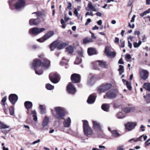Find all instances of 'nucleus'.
Here are the masks:
<instances>
[{
    "instance_id": "obj_1",
    "label": "nucleus",
    "mask_w": 150,
    "mask_h": 150,
    "mask_svg": "<svg viewBox=\"0 0 150 150\" xmlns=\"http://www.w3.org/2000/svg\"><path fill=\"white\" fill-rule=\"evenodd\" d=\"M54 109L56 112L55 113L54 110H51L53 117L58 120H64V121L63 122L64 126L65 127H69L71 125V120L69 117H68L66 119L64 118L65 112L64 109L60 107H54Z\"/></svg>"
},
{
    "instance_id": "obj_2",
    "label": "nucleus",
    "mask_w": 150,
    "mask_h": 150,
    "mask_svg": "<svg viewBox=\"0 0 150 150\" xmlns=\"http://www.w3.org/2000/svg\"><path fill=\"white\" fill-rule=\"evenodd\" d=\"M43 62L42 63L38 59H35L33 60L32 63L31 68L34 69L36 74L39 75L42 74L43 73V67L48 68L50 66V62L46 58H44Z\"/></svg>"
},
{
    "instance_id": "obj_3",
    "label": "nucleus",
    "mask_w": 150,
    "mask_h": 150,
    "mask_svg": "<svg viewBox=\"0 0 150 150\" xmlns=\"http://www.w3.org/2000/svg\"><path fill=\"white\" fill-rule=\"evenodd\" d=\"M83 132L85 135L88 137H90V136L93 133V131L92 129L89 126L88 122L86 120H83Z\"/></svg>"
},
{
    "instance_id": "obj_4",
    "label": "nucleus",
    "mask_w": 150,
    "mask_h": 150,
    "mask_svg": "<svg viewBox=\"0 0 150 150\" xmlns=\"http://www.w3.org/2000/svg\"><path fill=\"white\" fill-rule=\"evenodd\" d=\"M117 92L114 89H111L107 92L105 95L104 96V98H105L106 97L110 99H113L115 98L117 95Z\"/></svg>"
},
{
    "instance_id": "obj_5",
    "label": "nucleus",
    "mask_w": 150,
    "mask_h": 150,
    "mask_svg": "<svg viewBox=\"0 0 150 150\" xmlns=\"http://www.w3.org/2000/svg\"><path fill=\"white\" fill-rule=\"evenodd\" d=\"M112 87V85L111 83H106L103 84L99 87L98 91L99 93H101L105 92L110 88Z\"/></svg>"
},
{
    "instance_id": "obj_6",
    "label": "nucleus",
    "mask_w": 150,
    "mask_h": 150,
    "mask_svg": "<svg viewBox=\"0 0 150 150\" xmlns=\"http://www.w3.org/2000/svg\"><path fill=\"white\" fill-rule=\"evenodd\" d=\"M25 2L24 0H18L15 3L14 7L16 9L21 11L25 6Z\"/></svg>"
},
{
    "instance_id": "obj_7",
    "label": "nucleus",
    "mask_w": 150,
    "mask_h": 150,
    "mask_svg": "<svg viewBox=\"0 0 150 150\" xmlns=\"http://www.w3.org/2000/svg\"><path fill=\"white\" fill-rule=\"evenodd\" d=\"M45 29L44 28H38L34 27L29 29V33L30 34L37 35L45 31Z\"/></svg>"
},
{
    "instance_id": "obj_8",
    "label": "nucleus",
    "mask_w": 150,
    "mask_h": 150,
    "mask_svg": "<svg viewBox=\"0 0 150 150\" xmlns=\"http://www.w3.org/2000/svg\"><path fill=\"white\" fill-rule=\"evenodd\" d=\"M50 80L53 83H56L60 80V77L58 74L56 73H51L49 76Z\"/></svg>"
},
{
    "instance_id": "obj_9",
    "label": "nucleus",
    "mask_w": 150,
    "mask_h": 150,
    "mask_svg": "<svg viewBox=\"0 0 150 150\" xmlns=\"http://www.w3.org/2000/svg\"><path fill=\"white\" fill-rule=\"evenodd\" d=\"M54 34V33L53 31H49L46 33L42 38L38 39L37 40L40 42H43L53 36Z\"/></svg>"
},
{
    "instance_id": "obj_10",
    "label": "nucleus",
    "mask_w": 150,
    "mask_h": 150,
    "mask_svg": "<svg viewBox=\"0 0 150 150\" xmlns=\"http://www.w3.org/2000/svg\"><path fill=\"white\" fill-rule=\"evenodd\" d=\"M81 76L78 74L74 73L71 75V79L74 83H79L80 81Z\"/></svg>"
},
{
    "instance_id": "obj_11",
    "label": "nucleus",
    "mask_w": 150,
    "mask_h": 150,
    "mask_svg": "<svg viewBox=\"0 0 150 150\" xmlns=\"http://www.w3.org/2000/svg\"><path fill=\"white\" fill-rule=\"evenodd\" d=\"M67 91L69 93L72 94H74L76 91L75 88L71 83H69L67 86Z\"/></svg>"
},
{
    "instance_id": "obj_12",
    "label": "nucleus",
    "mask_w": 150,
    "mask_h": 150,
    "mask_svg": "<svg viewBox=\"0 0 150 150\" xmlns=\"http://www.w3.org/2000/svg\"><path fill=\"white\" fill-rule=\"evenodd\" d=\"M93 124V128L96 131L101 132L102 127L100 123L98 121L93 120L92 121Z\"/></svg>"
},
{
    "instance_id": "obj_13",
    "label": "nucleus",
    "mask_w": 150,
    "mask_h": 150,
    "mask_svg": "<svg viewBox=\"0 0 150 150\" xmlns=\"http://www.w3.org/2000/svg\"><path fill=\"white\" fill-rule=\"evenodd\" d=\"M136 125L137 124L136 122H128L125 125V126L126 129L129 131L133 129Z\"/></svg>"
},
{
    "instance_id": "obj_14",
    "label": "nucleus",
    "mask_w": 150,
    "mask_h": 150,
    "mask_svg": "<svg viewBox=\"0 0 150 150\" xmlns=\"http://www.w3.org/2000/svg\"><path fill=\"white\" fill-rule=\"evenodd\" d=\"M18 96L15 94H11L9 96L8 99L10 102L13 105L15 104L18 100Z\"/></svg>"
},
{
    "instance_id": "obj_15",
    "label": "nucleus",
    "mask_w": 150,
    "mask_h": 150,
    "mask_svg": "<svg viewBox=\"0 0 150 150\" xmlns=\"http://www.w3.org/2000/svg\"><path fill=\"white\" fill-rule=\"evenodd\" d=\"M95 82V77L92 73H90L88 76L87 83L89 86H92Z\"/></svg>"
},
{
    "instance_id": "obj_16",
    "label": "nucleus",
    "mask_w": 150,
    "mask_h": 150,
    "mask_svg": "<svg viewBox=\"0 0 150 150\" xmlns=\"http://www.w3.org/2000/svg\"><path fill=\"white\" fill-rule=\"evenodd\" d=\"M49 118L47 117L46 116L44 118L42 124V130H45L48 129L46 127L49 122Z\"/></svg>"
},
{
    "instance_id": "obj_17",
    "label": "nucleus",
    "mask_w": 150,
    "mask_h": 150,
    "mask_svg": "<svg viewBox=\"0 0 150 150\" xmlns=\"http://www.w3.org/2000/svg\"><path fill=\"white\" fill-rule=\"evenodd\" d=\"M141 78L144 80H146L148 77L149 72L147 70L142 69L140 72Z\"/></svg>"
},
{
    "instance_id": "obj_18",
    "label": "nucleus",
    "mask_w": 150,
    "mask_h": 150,
    "mask_svg": "<svg viewBox=\"0 0 150 150\" xmlns=\"http://www.w3.org/2000/svg\"><path fill=\"white\" fill-rule=\"evenodd\" d=\"M41 22V21L39 18H37L36 19H31L30 20L29 23L31 25H36Z\"/></svg>"
},
{
    "instance_id": "obj_19",
    "label": "nucleus",
    "mask_w": 150,
    "mask_h": 150,
    "mask_svg": "<svg viewBox=\"0 0 150 150\" xmlns=\"http://www.w3.org/2000/svg\"><path fill=\"white\" fill-rule=\"evenodd\" d=\"M105 53L108 56L114 57L115 55V53L114 52L110 51L109 48L108 47H105Z\"/></svg>"
},
{
    "instance_id": "obj_20",
    "label": "nucleus",
    "mask_w": 150,
    "mask_h": 150,
    "mask_svg": "<svg viewBox=\"0 0 150 150\" xmlns=\"http://www.w3.org/2000/svg\"><path fill=\"white\" fill-rule=\"evenodd\" d=\"M96 98V96L92 94L90 95L87 100V103L89 104L93 103L95 101Z\"/></svg>"
},
{
    "instance_id": "obj_21",
    "label": "nucleus",
    "mask_w": 150,
    "mask_h": 150,
    "mask_svg": "<svg viewBox=\"0 0 150 150\" xmlns=\"http://www.w3.org/2000/svg\"><path fill=\"white\" fill-rule=\"evenodd\" d=\"M58 45L57 46V49L59 50L62 49L69 45L68 42H62L60 43V42L58 41Z\"/></svg>"
},
{
    "instance_id": "obj_22",
    "label": "nucleus",
    "mask_w": 150,
    "mask_h": 150,
    "mask_svg": "<svg viewBox=\"0 0 150 150\" xmlns=\"http://www.w3.org/2000/svg\"><path fill=\"white\" fill-rule=\"evenodd\" d=\"M102 109L105 111L109 112L110 111V105L108 104L104 103L101 106Z\"/></svg>"
},
{
    "instance_id": "obj_23",
    "label": "nucleus",
    "mask_w": 150,
    "mask_h": 150,
    "mask_svg": "<svg viewBox=\"0 0 150 150\" xmlns=\"http://www.w3.org/2000/svg\"><path fill=\"white\" fill-rule=\"evenodd\" d=\"M87 52L89 55H92L96 54V49L91 47L88 49Z\"/></svg>"
},
{
    "instance_id": "obj_24",
    "label": "nucleus",
    "mask_w": 150,
    "mask_h": 150,
    "mask_svg": "<svg viewBox=\"0 0 150 150\" xmlns=\"http://www.w3.org/2000/svg\"><path fill=\"white\" fill-rule=\"evenodd\" d=\"M24 105L25 108L29 110V109H31L32 106L33 104L30 101H26L24 103Z\"/></svg>"
},
{
    "instance_id": "obj_25",
    "label": "nucleus",
    "mask_w": 150,
    "mask_h": 150,
    "mask_svg": "<svg viewBox=\"0 0 150 150\" xmlns=\"http://www.w3.org/2000/svg\"><path fill=\"white\" fill-rule=\"evenodd\" d=\"M58 45V41H56L53 42L51 45L50 48L51 51H53L54 50L55 47H57Z\"/></svg>"
},
{
    "instance_id": "obj_26",
    "label": "nucleus",
    "mask_w": 150,
    "mask_h": 150,
    "mask_svg": "<svg viewBox=\"0 0 150 150\" xmlns=\"http://www.w3.org/2000/svg\"><path fill=\"white\" fill-rule=\"evenodd\" d=\"M116 116L119 119H123L126 116L125 114L122 111L117 114Z\"/></svg>"
},
{
    "instance_id": "obj_27",
    "label": "nucleus",
    "mask_w": 150,
    "mask_h": 150,
    "mask_svg": "<svg viewBox=\"0 0 150 150\" xmlns=\"http://www.w3.org/2000/svg\"><path fill=\"white\" fill-rule=\"evenodd\" d=\"M8 3L10 8L11 10H13L15 8L14 5L15 4V0H10L8 1Z\"/></svg>"
},
{
    "instance_id": "obj_28",
    "label": "nucleus",
    "mask_w": 150,
    "mask_h": 150,
    "mask_svg": "<svg viewBox=\"0 0 150 150\" xmlns=\"http://www.w3.org/2000/svg\"><path fill=\"white\" fill-rule=\"evenodd\" d=\"M39 108L41 114H43L45 113V105H39Z\"/></svg>"
},
{
    "instance_id": "obj_29",
    "label": "nucleus",
    "mask_w": 150,
    "mask_h": 150,
    "mask_svg": "<svg viewBox=\"0 0 150 150\" xmlns=\"http://www.w3.org/2000/svg\"><path fill=\"white\" fill-rule=\"evenodd\" d=\"M62 60H65V61H61L60 63V65L62 66L67 65V62L69 61V60L68 59H66L65 57H63L62 58Z\"/></svg>"
},
{
    "instance_id": "obj_30",
    "label": "nucleus",
    "mask_w": 150,
    "mask_h": 150,
    "mask_svg": "<svg viewBox=\"0 0 150 150\" xmlns=\"http://www.w3.org/2000/svg\"><path fill=\"white\" fill-rule=\"evenodd\" d=\"M74 46H69L66 48V49L69 53H72L74 51Z\"/></svg>"
},
{
    "instance_id": "obj_31",
    "label": "nucleus",
    "mask_w": 150,
    "mask_h": 150,
    "mask_svg": "<svg viewBox=\"0 0 150 150\" xmlns=\"http://www.w3.org/2000/svg\"><path fill=\"white\" fill-rule=\"evenodd\" d=\"M9 126L5 124L4 122L0 121V129H3L6 128H8Z\"/></svg>"
},
{
    "instance_id": "obj_32",
    "label": "nucleus",
    "mask_w": 150,
    "mask_h": 150,
    "mask_svg": "<svg viewBox=\"0 0 150 150\" xmlns=\"http://www.w3.org/2000/svg\"><path fill=\"white\" fill-rule=\"evenodd\" d=\"M98 64L100 66L103 68H106L107 65L105 62L103 61H98Z\"/></svg>"
},
{
    "instance_id": "obj_33",
    "label": "nucleus",
    "mask_w": 150,
    "mask_h": 150,
    "mask_svg": "<svg viewBox=\"0 0 150 150\" xmlns=\"http://www.w3.org/2000/svg\"><path fill=\"white\" fill-rule=\"evenodd\" d=\"M143 88L146 90L150 91V84L148 83H145L143 86Z\"/></svg>"
},
{
    "instance_id": "obj_34",
    "label": "nucleus",
    "mask_w": 150,
    "mask_h": 150,
    "mask_svg": "<svg viewBox=\"0 0 150 150\" xmlns=\"http://www.w3.org/2000/svg\"><path fill=\"white\" fill-rule=\"evenodd\" d=\"M132 109V108L130 107H126L124 108H122V111L125 114L126 113L129 112Z\"/></svg>"
},
{
    "instance_id": "obj_35",
    "label": "nucleus",
    "mask_w": 150,
    "mask_h": 150,
    "mask_svg": "<svg viewBox=\"0 0 150 150\" xmlns=\"http://www.w3.org/2000/svg\"><path fill=\"white\" fill-rule=\"evenodd\" d=\"M31 114L33 115V120L35 121H36L37 120V112L36 111L34 110H32L31 111Z\"/></svg>"
},
{
    "instance_id": "obj_36",
    "label": "nucleus",
    "mask_w": 150,
    "mask_h": 150,
    "mask_svg": "<svg viewBox=\"0 0 150 150\" xmlns=\"http://www.w3.org/2000/svg\"><path fill=\"white\" fill-rule=\"evenodd\" d=\"M144 97L146 100L147 103H149L150 102V94L148 93L146 96L144 95Z\"/></svg>"
},
{
    "instance_id": "obj_37",
    "label": "nucleus",
    "mask_w": 150,
    "mask_h": 150,
    "mask_svg": "<svg viewBox=\"0 0 150 150\" xmlns=\"http://www.w3.org/2000/svg\"><path fill=\"white\" fill-rule=\"evenodd\" d=\"M111 132L112 134V136L113 137H116L120 135L119 133L115 130L112 131Z\"/></svg>"
},
{
    "instance_id": "obj_38",
    "label": "nucleus",
    "mask_w": 150,
    "mask_h": 150,
    "mask_svg": "<svg viewBox=\"0 0 150 150\" xmlns=\"http://www.w3.org/2000/svg\"><path fill=\"white\" fill-rule=\"evenodd\" d=\"M88 7L91 10H92L93 11H96L97 10L93 6L91 2H90L88 4Z\"/></svg>"
},
{
    "instance_id": "obj_39",
    "label": "nucleus",
    "mask_w": 150,
    "mask_h": 150,
    "mask_svg": "<svg viewBox=\"0 0 150 150\" xmlns=\"http://www.w3.org/2000/svg\"><path fill=\"white\" fill-rule=\"evenodd\" d=\"M81 61L82 59L81 57L79 56H77V58L74 62V63L75 64H79L81 62Z\"/></svg>"
},
{
    "instance_id": "obj_40",
    "label": "nucleus",
    "mask_w": 150,
    "mask_h": 150,
    "mask_svg": "<svg viewBox=\"0 0 150 150\" xmlns=\"http://www.w3.org/2000/svg\"><path fill=\"white\" fill-rule=\"evenodd\" d=\"M119 69L118 70L120 75H121L124 71V67L122 65H120L119 66Z\"/></svg>"
},
{
    "instance_id": "obj_41",
    "label": "nucleus",
    "mask_w": 150,
    "mask_h": 150,
    "mask_svg": "<svg viewBox=\"0 0 150 150\" xmlns=\"http://www.w3.org/2000/svg\"><path fill=\"white\" fill-rule=\"evenodd\" d=\"M46 88L49 90H52L54 88V86L49 83L47 84L46 85Z\"/></svg>"
},
{
    "instance_id": "obj_42",
    "label": "nucleus",
    "mask_w": 150,
    "mask_h": 150,
    "mask_svg": "<svg viewBox=\"0 0 150 150\" xmlns=\"http://www.w3.org/2000/svg\"><path fill=\"white\" fill-rule=\"evenodd\" d=\"M142 44V42L139 40L138 43L134 42L133 43V46L134 47L137 48L138 47Z\"/></svg>"
},
{
    "instance_id": "obj_43",
    "label": "nucleus",
    "mask_w": 150,
    "mask_h": 150,
    "mask_svg": "<svg viewBox=\"0 0 150 150\" xmlns=\"http://www.w3.org/2000/svg\"><path fill=\"white\" fill-rule=\"evenodd\" d=\"M9 113L10 115H13L14 114V109L13 107H11L9 108Z\"/></svg>"
},
{
    "instance_id": "obj_44",
    "label": "nucleus",
    "mask_w": 150,
    "mask_h": 150,
    "mask_svg": "<svg viewBox=\"0 0 150 150\" xmlns=\"http://www.w3.org/2000/svg\"><path fill=\"white\" fill-rule=\"evenodd\" d=\"M7 99V97L6 96H4L1 100V104L2 105L5 106V102Z\"/></svg>"
},
{
    "instance_id": "obj_45",
    "label": "nucleus",
    "mask_w": 150,
    "mask_h": 150,
    "mask_svg": "<svg viewBox=\"0 0 150 150\" xmlns=\"http://www.w3.org/2000/svg\"><path fill=\"white\" fill-rule=\"evenodd\" d=\"M120 105L118 102H114L113 103V107L115 108H119L120 107Z\"/></svg>"
},
{
    "instance_id": "obj_46",
    "label": "nucleus",
    "mask_w": 150,
    "mask_h": 150,
    "mask_svg": "<svg viewBox=\"0 0 150 150\" xmlns=\"http://www.w3.org/2000/svg\"><path fill=\"white\" fill-rule=\"evenodd\" d=\"M126 86L127 88L129 90H131L132 89V86L131 85V83H129L128 81L126 82Z\"/></svg>"
},
{
    "instance_id": "obj_47",
    "label": "nucleus",
    "mask_w": 150,
    "mask_h": 150,
    "mask_svg": "<svg viewBox=\"0 0 150 150\" xmlns=\"http://www.w3.org/2000/svg\"><path fill=\"white\" fill-rule=\"evenodd\" d=\"M131 58V56L129 54H127L126 55L125 57V59H126L127 61L128 62L129 61L128 60L129 59Z\"/></svg>"
},
{
    "instance_id": "obj_48",
    "label": "nucleus",
    "mask_w": 150,
    "mask_h": 150,
    "mask_svg": "<svg viewBox=\"0 0 150 150\" xmlns=\"http://www.w3.org/2000/svg\"><path fill=\"white\" fill-rule=\"evenodd\" d=\"M78 56H79L81 58L82 57H83V52L82 50L78 51Z\"/></svg>"
},
{
    "instance_id": "obj_49",
    "label": "nucleus",
    "mask_w": 150,
    "mask_h": 150,
    "mask_svg": "<svg viewBox=\"0 0 150 150\" xmlns=\"http://www.w3.org/2000/svg\"><path fill=\"white\" fill-rule=\"evenodd\" d=\"M32 14H35L36 16L37 17H40L42 15V13L39 12H34Z\"/></svg>"
},
{
    "instance_id": "obj_50",
    "label": "nucleus",
    "mask_w": 150,
    "mask_h": 150,
    "mask_svg": "<svg viewBox=\"0 0 150 150\" xmlns=\"http://www.w3.org/2000/svg\"><path fill=\"white\" fill-rule=\"evenodd\" d=\"M148 14V13L147 12V11L146 10L144 11V12H143V13H141L140 14V16L142 17H143L144 16H145L146 15V14Z\"/></svg>"
},
{
    "instance_id": "obj_51",
    "label": "nucleus",
    "mask_w": 150,
    "mask_h": 150,
    "mask_svg": "<svg viewBox=\"0 0 150 150\" xmlns=\"http://www.w3.org/2000/svg\"><path fill=\"white\" fill-rule=\"evenodd\" d=\"M10 131V130H4L1 131V132L5 134L6 135Z\"/></svg>"
},
{
    "instance_id": "obj_52",
    "label": "nucleus",
    "mask_w": 150,
    "mask_h": 150,
    "mask_svg": "<svg viewBox=\"0 0 150 150\" xmlns=\"http://www.w3.org/2000/svg\"><path fill=\"white\" fill-rule=\"evenodd\" d=\"M120 41L121 42L120 47L122 48L124 47L125 46V41H124L122 42H121V40H120Z\"/></svg>"
},
{
    "instance_id": "obj_53",
    "label": "nucleus",
    "mask_w": 150,
    "mask_h": 150,
    "mask_svg": "<svg viewBox=\"0 0 150 150\" xmlns=\"http://www.w3.org/2000/svg\"><path fill=\"white\" fill-rule=\"evenodd\" d=\"M91 21V20L90 18H88L87 19V21L85 23V25H88L89 23H90Z\"/></svg>"
},
{
    "instance_id": "obj_54",
    "label": "nucleus",
    "mask_w": 150,
    "mask_h": 150,
    "mask_svg": "<svg viewBox=\"0 0 150 150\" xmlns=\"http://www.w3.org/2000/svg\"><path fill=\"white\" fill-rule=\"evenodd\" d=\"M72 6L71 4V3L69 2L68 3V6H67V8L70 10H71V7Z\"/></svg>"
},
{
    "instance_id": "obj_55",
    "label": "nucleus",
    "mask_w": 150,
    "mask_h": 150,
    "mask_svg": "<svg viewBox=\"0 0 150 150\" xmlns=\"http://www.w3.org/2000/svg\"><path fill=\"white\" fill-rule=\"evenodd\" d=\"M140 34V32L139 31H135L134 32V34L135 35H137L138 36V38H139V35Z\"/></svg>"
},
{
    "instance_id": "obj_56",
    "label": "nucleus",
    "mask_w": 150,
    "mask_h": 150,
    "mask_svg": "<svg viewBox=\"0 0 150 150\" xmlns=\"http://www.w3.org/2000/svg\"><path fill=\"white\" fill-rule=\"evenodd\" d=\"M142 136H140L138 138L136 139H135V140H134V142L141 141Z\"/></svg>"
},
{
    "instance_id": "obj_57",
    "label": "nucleus",
    "mask_w": 150,
    "mask_h": 150,
    "mask_svg": "<svg viewBox=\"0 0 150 150\" xmlns=\"http://www.w3.org/2000/svg\"><path fill=\"white\" fill-rule=\"evenodd\" d=\"M133 2V0H129L128 2V6H130L132 5Z\"/></svg>"
},
{
    "instance_id": "obj_58",
    "label": "nucleus",
    "mask_w": 150,
    "mask_h": 150,
    "mask_svg": "<svg viewBox=\"0 0 150 150\" xmlns=\"http://www.w3.org/2000/svg\"><path fill=\"white\" fill-rule=\"evenodd\" d=\"M119 41V38L117 37H115V38L114 42L115 43H118Z\"/></svg>"
},
{
    "instance_id": "obj_59",
    "label": "nucleus",
    "mask_w": 150,
    "mask_h": 150,
    "mask_svg": "<svg viewBox=\"0 0 150 150\" xmlns=\"http://www.w3.org/2000/svg\"><path fill=\"white\" fill-rule=\"evenodd\" d=\"M118 63L119 64H123L124 63V62L122 60V58H121L119 61Z\"/></svg>"
},
{
    "instance_id": "obj_60",
    "label": "nucleus",
    "mask_w": 150,
    "mask_h": 150,
    "mask_svg": "<svg viewBox=\"0 0 150 150\" xmlns=\"http://www.w3.org/2000/svg\"><path fill=\"white\" fill-rule=\"evenodd\" d=\"M123 146H119L118 147L117 150H123Z\"/></svg>"
},
{
    "instance_id": "obj_61",
    "label": "nucleus",
    "mask_w": 150,
    "mask_h": 150,
    "mask_svg": "<svg viewBox=\"0 0 150 150\" xmlns=\"http://www.w3.org/2000/svg\"><path fill=\"white\" fill-rule=\"evenodd\" d=\"M128 26L131 28H133L134 27V24H133L132 25H131L130 23H128Z\"/></svg>"
},
{
    "instance_id": "obj_62",
    "label": "nucleus",
    "mask_w": 150,
    "mask_h": 150,
    "mask_svg": "<svg viewBox=\"0 0 150 150\" xmlns=\"http://www.w3.org/2000/svg\"><path fill=\"white\" fill-rule=\"evenodd\" d=\"M135 15H134L132 17V19H131V22H134V19H135Z\"/></svg>"
},
{
    "instance_id": "obj_63",
    "label": "nucleus",
    "mask_w": 150,
    "mask_h": 150,
    "mask_svg": "<svg viewBox=\"0 0 150 150\" xmlns=\"http://www.w3.org/2000/svg\"><path fill=\"white\" fill-rule=\"evenodd\" d=\"M146 39V35H143L142 36V42H145V40Z\"/></svg>"
},
{
    "instance_id": "obj_64",
    "label": "nucleus",
    "mask_w": 150,
    "mask_h": 150,
    "mask_svg": "<svg viewBox=\"0 0 150 150\" xmlns=\"http://www.w3.org/2000/svg\"><path fill=\"white\" fill-rule=\"evenodd\" d=\"M74 13L76 15V16H78V13L76 8H75Z\"/></svg>"
}]
</instances>
